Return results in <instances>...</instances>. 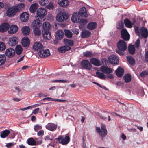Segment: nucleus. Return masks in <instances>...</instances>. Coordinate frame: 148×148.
<instances>
[{"label":"nucleus","mask_w":148,"mask_h":148,"mask_svg":"<svg viewBox=\"0 0 148 148\" xmlns=\"http://www.w3.org/2000/svg\"><path fill=\"white\" fill-rule=\"evenodd\" d=\"M18 38L16 37L12 36L9 38L8 43L11 46H15L18 43Z\"/></svg>","instance_id":"obj_11"},{"label":"nucleus","mask_w":148,"mask_h":148,"mask_svg":"<svg viewBox=\"0 0 148 148\" xmlns=\"http://www.w3.org/2000/svg\"><path fill=\"white\" fill-rule=\"evenodd\" d=\"M131 76L130 74H126L123 76V79L127 83L130 82L131 81Z\"/></svg>","instance_id":"obj_36"},{"label":"nucleus","mask_w":148,"mask_h":148,"mask_svg":"<svg viewBox=\"0 0 148 148\" xmlns=\"http://www.w3.org/2000/svg\"><path fill=\"white\" fill-rule=\"evenodd\" d=\"M72 31L74 34L77 35L78 34L79 32V30L76 28L73 29H72Z\"/></svg>","instance_id":"obj_55"},{"label":"nucleus","mask_w":148,"mask_h":148,"mask_svg":"<svg viewBox=\"0 0 148 148\" xmlns=\"http://www.w3.org/2000/svg\"><path fill=\"white\" fill-rule=\"evenodd\" d=\"M56 139H57L60 143L63 145L67 144L70 141L69 135L68 134H66L64 137L63 136H60Z\"/></svg>","instance_id":"obj_4"},{"label":"nucleus","mask_w":148,"mask_h":148,"mask_svg":"<svg viewBox=\"0 0 148 148\" xmlns=\"http://www.w3.org/2000/svg\"><path fill=\"white\" fill-rule=\"evenodd\" d=\"M93 65L97 66H100L101 65L99 60L95 58H93Z\"/></svg>","instance_id":"obj_45"},{"label":"nucleus","mask_w":148,"mask_h":148,"mask_svg":"<svg viewBox=\"0 0 148 148\" xmlns=\"http://www.w3.org/2000/svg\"><path fill=\"white\" fill-rule=\"evenodd\" d=\"M81 66L85 69L90 70L91 69L92 66L90 62L87 60H84L81 62Z\"/></svg>","instance_id":"obj_8"},{"label":"nucleus","mask_w":148,"mask_h":148,"mask_svg":"<svg viewBox=\"0 0 148 148\" xmlns=\"http://www.w3.org/2000/svg\"><path fill=\"white\" fill-rule=\"evenodd\" d=\"M57 126V125L53 123H49L46 126V128L48 130L53 131L56 130Z\"/></svg>","instance_id":"obj_16"},{"label":"nucleus","mask_w":148,"mask_h":148,"mask_svg":"<svg viewBox=\"0 0 148 148\" xmlns=\"http://www.w3.org/2000/svg\"><path fill=\"white\" fill-rule=\"evenodd\" d=\"M108 60L110 63L112 64H116L119 62V58L114 55H112L109 57Z\"/></svg>","instance_id":"obj_9"},{"label":"nucleus","mask_w":148,"mask_h":148,"mask_svg":"<svg viewBox=\"0 0 148 148\" xmlns=\"http://www.w3.org/2000/svg\"><path fill=\"white\" fill-rule=\"evenodd\" d=\"M29 15L26 12L22 13L20 15V18L21 21L23 22H26L29 19Z\"/></svg>","instance_id":"obj_13"},{"label":"nucleus","mask_w":148,"mask_h":148,"mask_svg":"<svg viewBox=\"0 0 148 148\" xmlns=\"http://www.w3.org/2000/svg\"><path fill=\"white\" fill-rule=\"evenodd\" d=\"M87 27L88 29L92 30V22L89 23L87 25Z\"/></svg>","instance_id":"obj_54"},{"label":"nucleus","mask_w":148,"mask_h":148,"mask_svg":"<svg viewBox=\"0 0 148 148\" xmlns=\"http://www.w3.org/2000/svg\"><path fill=\"white\" fill-rule=\"evenodd\" d=\"M18 30V27L17 25H12L10 27V29L8 32L10 34H13L16 32Z\"/></svg>","instance_id":"obj_28"},{"label":"nucleus","mask_w":148,"mask_h":148,"mask_svg":"<svg viewBox=\"0 0 148 148\" xmlns=\"http://www.w3.org/2000/svg\"><path fill=\"white\" fill-rule=\"evenodd\" d=\"M37 5L36 4H34L32 5L30 7L29 10L30 12L34 13L37 9Z\"/></svg>","instance_id":"obj_40"},{"label":"nucleus","mask_w":148,"mask_h":148,"mask_svg":"<svg viewBox=\"0 0 148 148\" xmlns=\"http://www.w3.org/2000/svg\"><path fill=\"white\" fill-rule=\"evenodd\" d=\"M109 112H104V113L103 114V115L100 116V117L101 119H103V120H105V119H106L107 116V115H108V114H109Z\"/></svg>","instance_id":"obj_52"},{"label":"nucleus","mask_w":148,"mask_h":148,"mask_svg":"<svg viewBox=\"0 0 148 148\" xmlns=\"http://www.w3.org/2000/svg\"><path fill=\"white\" fill-rule=\"evenodd\" d=\"M39 3L41 5H45L47 3L49 2V0H39Z\"/></svg>","instance_id":"obj_49"},{"label":"nucleus","mask_w":148,"mask_h":148,"mask_svg":"<svg viewBox=\"0 0 148 148\" xmlns=\"http://www.w3.org/2000/svg\"><path fill=\"white\" fill-rule=\"evenodd\" d=\"M21 43L23 47H29L30 45V41L29 38L26 36L23 37Z\"/></svg>","instance_id":"obj_17"},{"label":"nucleus","mask_w":148,"mask_h":148,"mask_svg":"<svg viewBox=\"0 0 148 148\" xmlns=\"http://www.w3.org/2000/svg\"><path fill=\"white\" fill-rule=\"evenodd\" d=\"M47 12L46 9L44 8H41L38 9L36 11L37 15L39 18H43L47 14Z\"/></svg>","instance_id":"obj_7"},{"label":"nucleus","mask_w":148,"mask_h":148,"mask_svg":"<svg viewBox=\"0 0 148 148\" xmlns=\"http://www.w3.org/2000/svg\"><path fill=\"white\" fill-rule=\"evenodd\" d=\"M127 59L128 62L131 65L133 66L135 64V60L133 57L128 56L127 57Z\"/></svg>","instance_id":"obj_34"},{"label":"nucleus","mask_w":148,"mask_h":148,"mask_svg":"<svg viewBox=\"0 0 148 148\" xmlns=\"http://www.w3.org/2000/svg\"><path fill=\"white\" fill-rule=\"evenodd\" d=\"M78 14L80 16L86 17L88 15L86 8L85 7H82L80 8Z\"/></svg>","instance_id":"obj_14"},{"label":"nucleus","mask_w":148,"mask_h":148,"mask_svg":"<svg viewBox=\"0 0 148 148\" xmlns=\"http://www.w3.org/2000/svg\"><path fill=\"white\" fill-rule=\"evenodd\" d=\"M140 45V41L139 39H137L135 43V46L136 47L138 48L139 47Z\"/></svg>","instance_id":"obj_56"},{"label":"nucleus","mask_w":148,"mask_h":148,"mask_svg":"<svg viewBox=\"0 0 148 148\" xmlns=\"http://www.w3.org/2000/svg\"><path fill=\"white\" fill-rule=\"evenodd\" d=\"M39 109V108H37L35 109L33 111L32 113H33L35 114H36L38 112Z\"/></svg>","instance_id":"obj_60"},{"label":"nucleus","mask_w":148,"mask_h":148,"mask_svg":"<svg viewBox=\"0 0 148 148\" xmlns=\"http://www.w3.org/2000/svg\"><path fill=\"white\" fill-rule=\"evenodd\" d=\"M15 51L16 54L18 55H20L22 53L23 49L22 47L20 45H18L15 48Z\"/></svg>","instance_id":"obj_37"},{"label":"nucleus","mask_w":148,"mask_h":148,"mask_svg":"<svg viewBox=\"0 0 148 148\" xmlns=\"http://www.w3.org/2000/svg\"><path fill=\"white\" fill-rule=\"evenodd\" d=\"M34 34L36 36L40 35L41 34L40 29L39 28L33 29Z\"/></svg>","instance_id":"obj_44"},{"label":"nucleus","mask_w":148,"mask_h":148,"mask_svg":"<svg viewBox=\"0 0 148 148\" xmlns=\"http://www.w3.org/2000/svg\"><path fill=\"white\" fill-rule=\"evenodd\" d=\"M64 42L66 45H68L72 46L73 45V41L70 40L65 39H64Z\"/></svg>","instance_id":"obj_41"},{"label":"nucleus","mask_w":148,"mask_h":148,"mask_svg":"<svg viewBox=\"0 0 148 148\" xmlns=\"http://www.w3.org/2000/svg\"><path fill=\"white\" fill-rule=\"evenodd\" d=\"M6 48V45L4 43L0 42V51L4 50Z\"/></svg>","instance_id":"obj_48"},{"label":"nucleus","mask_w":148,"mask_h":148,"mask_svg":"<svg viewBox=\"0 0 148 148\" xmlns=\"http://www.w3.org/2000/svg\"><path fill=\"white\" fill-rule=\"evenodd\" d=\"M17 12V9L15 6L10 7L7 10L6 13L8 17H12L15 15Z\"/></svg>","instance_id":"obj_6"},{"label":"nucleus","mask_w":148,"mask_h":148,"mask_svg":"<svg viewBox=\"0 0 148 148\" xmlns=\"http://www.w3.org/2000/svg\"><path fill=\"white\" fill-rule=\"evenodd\" d=\"M83 54L84 56L87 57H91L92 56V52L89 51H86V52H84Z\"/></svg>","instance_id":"obj_47"},{"label":"nucleus","mask_w":148,"mask_h":148,"mask_svg":"<svg viewBox=\"0 0 148 148\" xmlns=\"http://www.w3.org/2000/svg\"><path fill=\"white\" fill-rule=\"evenodd\" d=\"M141 35L142 37L147 38L148 36V31L147 29L144 27L141 28Z\"/></svg>","instance_id":"obj_27"},{"label":"nucleus","mask_w":148,"mask_h":148,"mask_svg":"<svg viewBox=\"0 0 148 148\" xmlns=\"http://www.w3.org/2000/svg\"><path fill=\"white\" fill-rule=\"evenodd\" d=\"M5 54L8 57H12L15 54V50L12 48H8L6 50Z\"/></svg>","instance_id":"obj_15"},{"label":"nucleus","mask_w":148,"mask_h":148,"mask_svg":"<svg viewBox=\"0 0 148 148\" xmlns=\"http://www.w3.org/2000/svg\"><path fill=\"white\" fill-rule=\"evenodd\" d=\"M96 75L98 77L102 79H106V76L103 73L97 71L96 72Z\"/></svg>","instance_id":"obj_42"},{"label":"nucleus","mask_w":148,"mask_h":148,"mask_svg":"<svg viewBox=\"0 0 148 148\" xmlns=\"http://www.w3.org/2000/svg\"><path fill=\"white\" fill-rule=\"evenodd\" d=\"M64 35V32L61 30H59L56 32V37L58 39H60L63 38Z\"/></svg>","instance_id":"obj_31"},{"label":"nucleus","mask_w":148,"mask_h":148,"mask_svg":"<svg viewBox=\"0 0 148 148\" xmlns=\"http://www.w3.org/2000/svg\"><path fill=\"white\" fill-rule=\"evenodd\" d=\"M135 32L136 33V34H139V31L138 29V27H136L135 28Z\"/></svg>","instance_id":"obj_64"},{"label":"nucleus","mask_w":148,"mask_h":148,"mask_svg":"<svg viewBox=\"0 0 148 148\" xmlns=\"http://www.w3.org/2000/svg\"><path fill=\"white\" fill-rule=\"evenodd\" d=\"M68 14L65 12H60L57 15L56 20L59 22H62L66 21L68 18Z\"/></svg>","instance_id":"obj_3"},{"label":"nucleus","mask_w":148,"mask_h":148,"mask_svg":"<svg viewBox=\"0 0 148 148\" xmlns=\"http://www.w3.org/2000/svg\"><path fill=\"white\" fill-rule=\"evenodd\" d=\"M14 144L13 143H9L6 144V146L8 148L12 146H13Z\"/></svg>","instance_id":"obj_61"},{"label":"nucleus","mask_w":148,"mask_h":148,"mask_svg":"<svg viewBox=\"0 0 148 148\" xmlns=\"http://www.w3.org/2000/svg\"><path fill=\"white\" fill-rule=\"evenodd\" d=\"M145 60L147 62H148V51L145 53Z\"/></svg>","instance_id":"obj_62"},{"label":"nucleus","mask_w":148,"mask_h":148,"mask_svg":"<svg viewBox=\"0 0 148 148\" xmlns=\"http://www.w3.org/2000/svg\"><path fill=\"white\" fill-rule=\"evenodd\" d=\"M10 27V25L8 23H4L0 26V31L1 32H4L8 30Z\"/></svg>","instance_id":"obj_21"},{"label":"nucleus","mask_w":148,"mask_h":148,"mask_svg":"<svg viewBox=\"0 0 148 148\" xmlns=\"http://www.w3.org/2000/svg\"><path fill=\"white\" fill-rule=\"evenodd\" d=\"M42 34L44 38L46 40H50L51 38V32L49 31H42Z\"/></svg>","instance_id":"obj_23"},{"label":"nucleus","mask_w":148,"mask_h":148,"mask_svg":"<svg viewBox=\"0 0 148 148\" xmlns=\"http://www.w3.org/2000/svg\"><path fill=\"white\" fill-rule=\"evenodd\" d=\"M91 34V32L88 30H84L81 32V37L82 38H85L89 37Z\"/></svg>","instance_id":"obj_19"},{"label":"nucleus","mask_w":148,"mask_h":148,"mask_svg":"<svg viewBox=\"0 0 148 148\" xmlns=\"http://www.w3.org/2000/svg\"><path fill=\"white\" fill-rule=\"evenodd\" d=\"M87 20L86 19H81L80 21L79 22H80L81 23H82L83 25H85L87 23Z\"/></svg>","instance_id":"obj_57"},{"label":"nucleus","mask_w":148,"mask_h":148,"mask_svg":"<svg viewBox=\"0 0 148 148\" xmlns=\"http://www.w3.org/2000/svg\"><path fill=\"white\" fill-rule=\"evenodd\" d=\"M107 77L110 79H112L114 78V76L112 74H110L107 75Z\"/></svg>","instance_id":"obj_63"},{"label":"nucleus","mask_w":148,"mask_h":148,"mask_svg":"<svg viewBox=\"0 0 148 148\" xmlns=\"http://www.w3.org/2000/svg\"><path fill=\"white\" fill-rule=\"evenodd\" d=\"M101 71L105 74H109L112 72L111 69L107 66H102L100 67Z\"/></svg>","instance_id":"obj_18"},{"label":"nucleus","mask_w":148,"mask_h":148,"mask_svg":"<svg viewBox=\"0 0 148 148\" xmlns=\"http://www.w3.org/2000/svg\"><path fill=\"white\" fill-rule=\"evenodd\" d=\"M129 53L131 54H134L135 51V49L133 45H130L128 49Z\"/></svg>","instance_id":"obj_38"},{"label":"nucleus","mask_w":148,"mask_h":148,"mask_svg":"<svg viewBox=\"0 0 148 148\" xmlns=\"http://www.w3.org/2000/svg\"><path fill=\"white\" fill-rule=\"evenodd\" d=\"M118 49H116V52L121 56L123 54V52L127 49L126 43L123 40H120L117 43Z\"/></svg>","instance_id":"obj_1"},{"label":"nucleus","mask_w":148,"mask_h":148,"mask_svg":"<svg viewBox=\"0 0 148 148\" xmlns=\"http://www.w3.org/2000/svg\"><path fill=\"white\" fill-rule=\"evenodd\" d=\"M10 131L8 130H5L0 132V136L2 138H5L10 134Z\"/></svg>","instance_id":"obj_33"},{"label":"nucleus","mask_w":148,"mask_h":148,"mask_svg":"<svg viewBox=\"0 0 148 148\" xmlns=\"http://www.w3.org/2000/svg\"><path fill=\"white\" fill-rule=\"evenodd\" d=\"M124 70L123 68L119 67L115 71L116 75L119 77H121L123 74Z\"/></svg>","instance_id":"obj_24"},{"label":"nucleus","mask_w":148,"mask_h":148,"mask_svg":"<svg viewBox=\"0 0 148 148\" xmlns=\"http://www.w3.org/2000/svg\"><path fill=\"white\" fill-rule=\"evenodd\" d=\"M102 63L103 66H106L108 63V61L105 59H103L102 60Z\"/></svg>","instance_id":"obj_58"},{"label":"nucleus","mask_w":148,"mask_h":148,"mask_svg":"<svg viewBox=\"0 0 148 148\" xmlns=\"http://www.w3.org/2000/svg\"><path fill=\"white\" fill-rule=\"evenodd\" d=\"M27 143L29 145H37L36 141L32 138H31L27 140Z\"/></svg>","instance_id":"obj_39"},{"label":"nucleus","mask_w":148,"mask_h":148,"mask_svg":"<svg viewBox=\"0 0 148 148\" xmlns=\"http://www.w3.org/2000/svg\"><path fill=\"white\" fill-rule=\"evenodd\" d=\"M96 131L101 136L102 140L106 136L108 133L106 126L103 124L101 125V129L99 127H96Z\"/></svg>","instance_id":"obj_2"},{"label":"nucleus","mask_w":148,"mask_h":148,"mask_svg":"<svg viewBox=\"0 0 148 148\" xmlns=\"http://www.w3.org/2000/svg\"><path fill=\"white\" fill-rule=\"evenodd\" d=\"M38 54L40 57L45 58L49 56L50 53L48 49L44 50L43 49L38 52Z\"/></svg>","instance_id":"obj_10"},{"label":"nucleus","mask_w":148,"mask_h":148,"mask_svg":"<svg viewBox=\"0 0 148 148\" xmlns=\"http://www.w3.org/2000/svg\"><path fill=\"white\" fill-rule=\"evenodd\" d=\"M42 127L38 125H36L34 127V129L35 131L37 132L38 130L41 129Z\"/></svg>","instance_id":"obj_53"},{"label":"nucleus","mask_w":148,"mask_h":148,"mask_svg":"<svg viewBox=\"0 0 148 148\" xmlns=\"http://www.w3.org/2000/svg\"><path fill=\"white\" fill-rule=\"evenodd\" d=\"M17 9V12L18 11L23 10L25 8V5L21 3L19 5H18L17 6H15Z\"/></svg>","instance_id":"obj_46"},{"label":"nucleus","mask_w":148,"mask_h":148,"mask_svg":"<svg viewBox=\"0 0 148 148\" xmlns=\"http://www.w3.org/2000/svg\"><path fill=\"white\" fill-rule=\"evenodd\" d=\"M148 75V72L145 70L141 72L140 74V76L142 78H144L146 75Z\"/></svg>","instance_id":"obj_51"},{"label":"nucleus","mask_w":148,"mask_h":148,"mask_svg":"<svg viewBox=\"0 0 148 148\" xmlns=\"http://www.w3.org/2000/svg\"><path fill=\"white\" fill-rule=\"evenodd\" d=\"M71 48L70 47L67 46H62L58 49V51L62 53H64L66 51L69 50Z\"/></svg>","instance_id":"obj_29"},{"label":"nucleus","mask_w":148,"mask_h":148,"mask_svg":"<svg viewBox=\"0 0 148 148\" xmlns=\"http://www.w3.org/2000/svg\"><path fill=\"white\" fill-rule=\"evenodd\" d=\"M124 22L125 26L129 28L132 27V23L131 21L128 19H125L124 20Z\"/></svg>","instance_id":"obj_32"},{"label":"nucleus","mask_w":148,"mask_h":148,"mask_svg":"<svg viewBox=\"0 0 148 148\" xmlns=\"http://www.w3.org/2000/svg\"><path fill=\"white\" fill-rule=\"evenodd\" d=\"M44 131L43 130L39 131L37 132V135L38 136H42L44 135Z\"/></svg>","instance_id":"obj_59"},{"label":"nucleus","mask_w":148,"mask_h":148,"mask_svg":"<svg viewBox=\"0 0 148 148\" xmlns=\"http://www.w3.org/2000/svg\"><path fill=\"white\" fill-rule=\"evenodd\" d=\"M77 15V13H74L73 14L71 18V20L73 22L78 23L80 21V19L78 17L79 16Z\"/></svg>","instance_id":"obj_22"},{"label":"nucleus","mask_w":148,"mask_h":148,"mask_svg":"<svg viewBox=\"0 0 148 148\" xmlns=\"http://www.w3.org/2000/svg\"><path fill=\"white\" fill-rule=\"evenodd\" d=\"M65 35L69 38H71L73 36L72 32L69 30H65Z\"/></svg>","instance_id":"obj_43"},{"label":"nucleus","mask_w":148,"mask_h":148,"mask_svg":"<svg viewBox=\"0 0 148 148\" xmlns=\"http://www.w3.org/2000/svg\"><path fill=\"white\" fill-rule=\"evenodd\" d=\"M6 60V57L4 54H0V66L3 65Z\"/></svg>","instance_id":"obj_35"},{"label":"nucleus","mask_w":148,"mask_h":148,"mask_svg":"<svg viewBox=\"0 0 148 148\" xmlns=\"http://www.w3.org/2000/svg\"><path fill=\"white\" fill-rule=\"evenodd\" d=\"M52 82H62L63 83L69 82V80H56L52 81Z\"/></svg>","instance_id":"obj_50"},{"label":"nucleus","mask_w":148,"mask_h":148,"mask_svg":"<svg viewBox=\"0 0 148 148\" xmlns=\"http://www.w3.org/2000/svg\"><path fill=\"white\" fill-rule=\"evenodd\" d=\"M43 31H49L51 27V25L48 22H44L42 25Z\"/></svg>","instance_id":"obj_30"},{"label":"nucleus","mask_w":148,"mask_h":148,"mask_svg":"<svg viewBox=\"0 0 148 148\" xmlns=\"http://www.w3.org/2000/svg\"><path fill=\"white\" fill-rule=\"evenodd\" d=\"M121 38L123 40L126 41L129 40L130 35L125 29H123L121 31Z\"/></svg>","instance_id":"obj_5"},{"label":"nucleus","mask_w":148,"mask_h":148,"mask_svg":"<svg viewBox=\"0 0 148 148\" xmlns=\"http://www.w3.org/2000/svg\"><path fill=\"white\" fill-rule=\"evenodd\" d=\"M37 19V20H34L32 23L31 26L33 29L39 28L42 25V23L40 22L41 21L39 19V18Z\"/></svg>","instance_id":"obj_12"},{"label":"nucleus","mask_w":148,"mask_h":148,"mask_svg":"<svg viewBox=\"0 0 148 148\" xmlns=\"http://www.w3.org/2000/svg\"><path fill=\"white\" fill-rule=\"evenodd\" d=\"M21 30L22 33L25 36L29 35L30 32V29L28 26H25L23 27Z\"/></svg>","instance_id":"obj_25"},{"label":"nucleus","mask_w":148,"mask_h":148,"mask_svg":"<svg viewBox=\"0 0 148 148\" xmlns=\"http://www.w3.org/2000/svg\"><path fill=\"white\" fill-rule=\"evenodd\" d=\"M43 48V46L42 44L39 42H35L34 45L33 49L35 51L40 50H42Z\"/></svg>","instance_id":"obj_20"},{"label":"nucleus","mask_w":148,"mask_h":148,"mask_svg":"<svg viewBox=\"0 0 148 148\" xmlns=\"http://www.w3.org/2000/svg\"><path fill=\"white\" fill-rule=\"evenodd\" d=\"M59 5L63 7H67L69 5V2L68 0H59Z\"/></svg>","instance_id":"obj_26"}]
</instances>
